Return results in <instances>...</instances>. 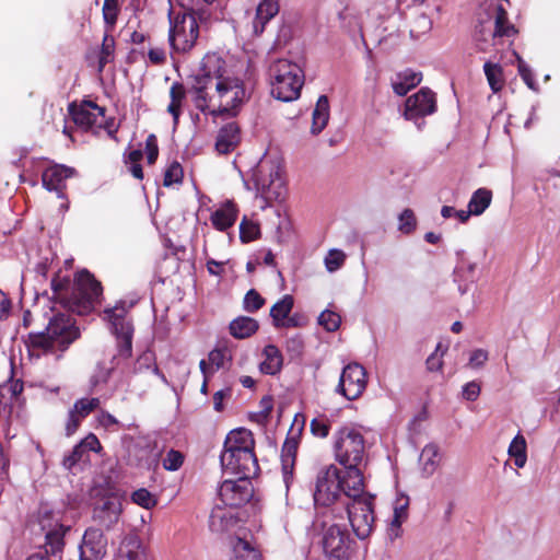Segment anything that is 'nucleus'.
<instances>
[{
  "label": "nucleus",
  "instance_id": "obj_36",
  "mask_svg": "<svg viewBox=\"0 0 560 560\" xmlns=\"http://www.w3.org/2000/svg\"><path fill=\"white\" fill-rule=\"evenodd\" d=\"M440 462V450L434 443L427 444L420 454L422 470L427 476L433 475Z\"/></svg>",
  "mask_w": 560,
  "mask_h": 560
},
{
  "label": "nucleus",
  "instance_id": "obj_25",
  "mask_svg": "<svg viewBox=\"0 0 560 560\" xmlns=\"http://www.w3.org/2000/svg\"><path fill=\"white\" fill-rule=\"evenodd\" d=\"M241 141V130L235 121L221 127L215 141V150L220 154H228L235 150Z\"/></svg>",
  "mask_w": 560,
  "mask_h": 560
},
{
  "label": "nucleus",
  "instance_id": "obj_37",
  "mask_svg": "<svg viewBox=\"0 0 560 560\" xmlns=\"http://www.w3.org/2000/svg\"><path fill=\"white\" fill-rule=\"evenodd\" d=\"M475 264L464 261L455 268L454 277L455 281L458 282V290L460 294L467 293L469 284L475 282Z\"/></svg>",
  "mask_w": 560,
  "mask_h": 560
},
{
  "label": "nucleus",
  "instance_id": "obj_34",
  "mask_svg": "<svg viewBox=\"0 0 560 560\" xmlns=\"http://www.w3.org/2000/svg\"><path fill=\"white\" fill-rule=\"evenodd\" d=\"M122 560H139L147 558L141 539L137 535L127 536L121 545Z\"/></svg>",
  "mask_w": 560,
  "mask_h": 560
},
{
  "label": "nucleus",
  "instance_id": "obj_52",
  "mask_svg": "<svg viewBox=\"0 0 560 560\" xmlns=\"http://www.w3.org/2000/svg\"><path fill=\"white\" fill-rule=\"evenodd\" d=\"M183 175L184 172L180 164L178 162H173L165 171L163 182L164 186L168 187L172 186L173 184L182 183Z\"/></svg>",
  "mask_w": 560,
  "mask_h": 560
},
{
  "label": "nucleus",
  "instance_id": "obj_56",
  "mask_svg": "<svg viewBox=\"0 0 560 560\" xmlns=\"http://www.w3.org/2000/svg\"><path fill=\"white\" fill-rule=\"evenodd\" d=\"M86 455L88 454L82 450V446L77 444L69 454L65 455L62 465L66 469H71Z\"/></svg>",
  "mask_w": 560,
  "mask_h": 560
},
{
  "label": "nucleus",
  "instance_id": "obj_7",
  "mask_svg": "<svg viewBox=\"0 0 560 560\" xmlns=\"http://www.w3.org/2000/svg\"><path fill=\"white\" fill-rule=\"evenodd\" d=\"M334 452L343 467L360 466L365 456V440L361 431L351 425L340 428L334 434Z\"/></svg>",
  "mask_w": 560,
  "mask_h": 560
},
{
  "label": "nucleus",
  "instance_id": "obj_33",
  "mask_svg": "<svg viewBox=\"0 0 560 560\" xmlns=\"http://www.w3.org/2000/svg\"><path fill=\"white\" fill-rule=\"evenodd\" d=\"M258 328V322L248 316H240L230 323V332L237 339L250 337Z\"/></svg>",
  "mask_w": 560,
  "mask_h": 560
},
{
  "label": "nucleus",
  "instance_id": "obj_50",
  "mask_svg": "<svg viewBox=\"0 0 560 560\" xmlns=\"http://www.w3.org/2000/svg\"><path fill=\"white\" fill-rule=\"evenodd\" d=\"M265 304L264 298L254 289H250L244 298L243 307L246 312L253 313L258 311Z\"/></svg>",
  "mask_w": 560,
  "mask_h": 560
},
{
  "label": "nucleus",
  "instance_id": "obj_35",
  "mask_svg": "<svg viewBox=\"0 0 560 560\" xmlns=\"http://www.w3.org/2000/svg\"><path fill=\"white\" fill-rule=\"evenodd\" d=\"M509 456L514 460L517 468H523L527 463V443L521 433H517L511 441L508 448Z\"/></svg>",
  "mask_w": 560,
  "mask_h": 560
},
{
  "label": "nucleus",
  "instance_id": "obj_23",
  "mask_svg": "<svg viewBox=\"0 0 560 560\" xmlns=\"http://www.w3.org/2000/svg\"><path fill=\"white\" fill-rule=\"evenodd\" d=\"M236 514L232 508L215 504L209 516V528L212 533H224L235 526Z\"/></svg>",
  "mask_w": 560,
  "mask_h": 560
},
{
  "label": "nucleus",
  "instance_id": "obj_64",
  "mask_svg": "<svg viewBox=\"0 0 560 560\" xmlns=\"http://www.w3.org/2000/svg\"><path fill=\"white\" fill-rule=\"evenodd\" d=\"M78 445L82 446V450L86 454L90 451L97 452L101 448V443L98 439L92 433L84 438Z\"/></svg>",
  "mask_w": 560,
  "mask_h": 560
},
{
  "label": "nucleus",
  "instance_id": "obj_49",
  "mask_svg": "<svg viewBox=\"0 0 560 560\" xmlns=\"http://www.w3.org/2000/svg\"><path fill=\"white\" fill-rule=\"evenodd\" d=\"M318 324L327 331H336L341 324V317L332 311L325 310L318 316Z\"/></svg>",
  "mask_w": 560,
  "mask_h": 560
},
{
  "label": "nucleus",
  "instance_id": "obj_1",
  "mask_svg": "<svg viewBox=\"0 0 560 560\" xmlns=\"http://www.w3.org/2000/svg\"><path fill=\"white\" fill-rule=\"evenodd\" d=\"M225 62L217 55H207L199 70L192 75L190 92L195 106L202 113L213 116L234 117L247 101L244 82L237 78L225 77Z\"/></svg>",
  "mask_w": 560,
  "mask_h": 560
},
{
  "label": "nucleus",
  "instance_id": "obj_11",
  "mask_svg": "<svg viewBox=\"0 0 560 560\" xmlns=\"http://www.w3.org/2000/svg\"><path fill=\"white\" fill-rule=\"evenodd\" d=\"M354 545L349 532L340 525L332 524L324 532L323 548L329 558L349 560L354 552Z\"/></svg>",
  "mask_w": 560,
  "mask_h": 560
},
{
  "label": "nucleus",
  "instance_id": "obj_4",
  "mask_svg": "<svg viewBox=\"0 0 560 560\" xmlns=\"http://www.w3.org/2000/svg\"><path fill=\"white\" fill-rule=\"evenodd\" d=\"M209 13L203 9H185L183 12L168 13V42L173 50L187 52L196 44L199 36L198 22L206 21Z\"/></svg>",
  "mask_w": 560,
  "mask_h": 560
},
{
  "label": "nucleus",
  "instance_id": "obj_19",
  "mask_svg": "<svg viewBox=\"0 0 560 560\" xmlns=\"http://www.w3.org/2000/svg\"><path fill=\"white\" fill-rule=\"evenodd\" d=\"M74 175L75 170L72 167L62 164L51 165L43 172V186L49 191H55L58 198L63 199L66 197V180Z\"/></svg>",
  "mask_w": 560,
  "mask_h": 560
},
{
  "label": "nucleus",
  "instance_id": "obj_6",
  "mask_svg": "<svg viewBox=\"0 0 560 560\" xmlns=\"http://www.w3.org/2000/svg\"><path fill=\"white\" fill-rule=\"evenodd\" d=\"M253 180L257 196L266 203L281 202L285 199L287 187L280 165L271 160L260 161L253 171Z\"/></svg>",
  "mask_w": 560,
  "mask_h": 560
},
{
  "label": "nucleus",
  "instance_id": "obj_26",
  "mask_svg": "<svg viewBox=\"0 0 560 560\" xmlns=\"http://www.w3.org/2000/svg\"><path fill=\"white\" fill-rule=\"evenodd\" d=\"M253 433L244 428L232 430L225 438L222 452L254 451Z\"/></svg>",
  "mask_w": 560,
  "mask_h": 560
},
{
  "label": "nucleus",
  "instance_id": "obj_17",
  "mask_svg": "<svg viewBox=\"0 0 560 560\" xmlns=\"http://www.w3.org/2000/svg\"><path fill=\"white\" fill-rule=\"evenodd\" d=\"M435 110L436 101L434 93L429 89H421L406 100L404 116L407 120L417 121L427 115L433 114Z\"/></svg>",
  "mask_w": 560,
  "mask_h": 560
},
{
  "label": "nucleus",
  "instance_id": "obj_57",
  "mask_svg": "<svg viewBox=\"0 0 560 560\" xmlns=\"http://www.w3.org/2000/svg\"><path fill=\"white\" fill-rule=\"evenodd\" d=\"M208 360L211 365V373L220 370L224 366V361L226 360V351L223 349H213L209 352Z\"/></svg>",
  "mask_w": 560,
  "mask_h": 560
},
{
  "label": "nucleus",
  "instance_id": "obj_18",
  "mask_svg": "<svg viewBox=\"0 0 560 560\" xmlns=\"http://www.w3.org/2000/svg\"><path fill=\"white\" fill-rule=\"evenodd\" d=\"M107 539L101 528L85 530L79 547L80 560H103L106 555Z\"/></svg>",
  "mask_w": 560,
  "mask_h": 560
},
{
  "label": "nucleus",
  "instance_id": "obj_27",
  "mask_svg": "<svg viewBox=\"0 0 560 560\" xmlns=\"http://www.w3.org/2000/svg\"><path fill=\"white\" fill-rule=\"evenodd\" d=\"M409 498L405 494H400L396 498L394 503L393 520L389 524L388 534L392 539L400 536L401 524L408 517Z\"/></svg>",
  "mask_w": 560,
  "mask_h": 560
},
{
  "label": "nucleus",
  "instance_id": "obj_13",
  "mask_svg": "<svg viewBox=\"0 0 560 560\" xmlns=\"http://www.w3.org/2000/svg\"><path fill=\"white\" fill-rule=\"evenodd\" d=\"M340 470L334 466L322 469L317 476L314 501L318 505L327 506L332 504L340 494Z\"/></svg>",
  "mask_w": 560,
  "mask_h": 560
},
{
  "label": "nucleus",
  "instance_id": "obj_20",
  "mask_svg": "<svg viewBox=\"0 0 560 560\" xmlns=\"http://www.w3.org/2000/svg\"><path fill=\"white\" fill-rule=\"evenodd\" d=\"M302 433V428L294 434L293 430H290V434L285 439L282 451H281V465L283 481L287 489H289L291 481L293 480V469L295 465V457L299 447V441Z\"/></svg>",
  "mask_w": 560,
  "mask_h": 560
},
{
  "label": "nucleus",
  "instance_id": "obj_43",
  "mask_svg": "<svg viewBox=\"0 0 560 560\" xmlns=\"http://www.w3.org/2000/svg\"><path fill=\"white\" fill-rule=\"evenodd\" d=\"M338 18L342 26L349 31L360 27L359 13L352 5H346L339 13Z\"/></svg>",
  "mask_w": 560,
  "mask_h": 560
},
{
  "label": "nucleus",
  "instance_id": "obj_22",
  "mask_svg": "<svg viewBox=\"0 0 560 560\" xmlns=\"http://www.w3.org/2000/svg\"><path fill=\"white\" fill-rule=\"evenodd\" d=\"M340 486L345 494L352 500L369 495L363 492L364 481L360 466L345 467V471H340Z\"/></svg>",
  "mask_w": 560,
  "mask_h": 560
},
{
  "label": "nucleus",
  "instance_id": "obj_12",
  "mask_svg": "<svg viewBox=\"0 0 560 560\" xmlns=\"http://www.w3.org/2000/svg\"><path fill=\"white\" fill-rule=\"evenodd\" d=\"M220 463L225 475H234L241 478L250 479L259 470L254 451L222 452Z\"/></svg>",
  "mask_w": 560,
  "mask_h": 560
},
{
  "label": "nucleus",
  "instance_id": "obj_55",
  "mask_svg": "<svg viewBox=\"0 0 560 560\" xmlns=\"http://www.w3.org/2000/svg\"><path fill=\"white\" fill-rule=\"evenodd\" d=\"M184 462V456L180 452L171 450L167 452L166 456L163 459V467L166 470L175 471L177 470Z\"/></svg>",
  "mask_w": 560,
  "mask_h": 560
},
{
  "label": "nucleus",
  "instance_id": "obj_14",
  "mask_svg": "<svg viewBox=\"0 0 560 560\" xmlns=\"http://www.w3.org/2000/svg\"><path fill=\"white\" fill-rule=\"evenodd\" d=\"M223 505L235 509L247 503L253 497L250 479L237 477L236 480H224L218 491Z\"/></svg>",
  "mask_w": 560,
  "mask_h": 560
},
{
  "label": "nucleus",
  "instance_id": "obj_32",
  "mask_svg": "<svg viewBox=\"0 0 560 560\" xmlns=\"http://www.w3.org/2000/svg\"><path fill=\"white\" fill-rule=\"evenodd\" d=\"M329 119V101L326 95H320L317 100L316 106L312 114V128L313 135L320 133L327 126Z\"/></svg>",
  "mask_w": 560,
  "mask_h": 560
},
{
  "label": "nucleus",
  "instance_id": "obj_16",
  "mask_svg": "<svg viewBox=\"0 0 560 560\" xmlns=\"http://www.w3.org/2000/svg\"><path fill=\"white\" fill-rule=\"evenodd\" d=\"M122 511L121 500L109 494L96 501L93 509V521L105 529L113 528L119 521Z\"/></svg>",
  "mask_w": 560,
  "mask_h": 560
},
{
  "label": "nucleus",
  "instance_id": "obj_2",
  "mask_svg": "<svg viewBox=\"0 0 560 560\" xmlns=\"http://www.w3.org/2000/svg\"><path fill=\"white\" fill-rule=\"evenodd\" d=\"M51 290L55 304L78 315L90 314L103 292L101 283L88 270L80 271L73 281L69 278H54Z\"/></svg>",
  "mask_w": 560,
  "mask_h": 560
},
{
  "label": "nucleus",
  "instance_id": "obj_44",
  "mask_svg": "<svg viewBox=\"0 0 560 560\" xmlns=\"http://www.w3.org/2000/svg\"><path fill=\"white\" fill-rule=\"evenodd\" d=\"M398 231L409 235L417 229V218L413 210L406 208L398 217Z\"/></svg>",
  "mask_w": 560,
  "mask_h": 560
},
{
  "label": "nucleus",
  "instance_id": "obj_5",
  "mask_svg": "<svg viewBox=\"0 0 560 560\" xmlns=\"http://www.w3.org/2000/svg\"><path fill=\"white\" fill-rule=\"evenodd\" d=\"M269 77L271 95L282 102H292L300 96L304 84L302 69L287 59H279L270 65Z\"/></svg>",
  "mask_w": 560,
  "mask_h": 560
},
{
  "label": "nucleus",
  "instance_id": "obj_15",
  "mask_svg": "<svg viewBox=\"0 0 560 560\" xmlns=\"http://www.w3.org/2000/svg\"><path fill=\"white\" fill-rule=\"evenodd\" d=\"M366 387V372L359 363H350L343 368L337 392L347 399L358 398Z\"/></svg>",
  "mask_w": 560,
  "mask_h": 560
},
{
  "label": "nucleus",
  "instance_id": "obj_10",
  "mask_svg": "<svg viewBox=\"0 0 560 560\" xmlns=\"http://www.w3.org/2000/svg\"><path fill=\"white\" fill-rule=\"evenodd\" d=\"M373 495H363L347 503L351 527L359 539H366L374 528Z\"/></svg>",
  "mask_w": 560,
  "mask_h": 560
},
{
  "label": "nucleus",
  "instance_id": "obj_51",
  "mask_svg": "<svg viewBox=\"0 0 560 560\" xmlns=\"http://www.w3.org/2000/svg\"><path fill=\"white\" fill-rule=\"evenodd\" d=\"M131 498L136 504H138L144 509H148V510L155 506V504H156L155 497L149 490H147L144 488L136 490L132 493Z\"/></svg>",
  "mask_w": 560,
  "mask_h": 560
},
{
  "label": "nucleus",
  "instance_id": "obj_47",
  "mask_svg": "<svg viewBox=\"0 0 560 560\" xmlns=\"http://www.w3.org/2000/svg\"><path fill=\"white\" fill-rule=\"evenodd\" d=\"M346 261V254L341 249L332 248L325 257V267L329 272L340 269Z\"/></svg>",
  "mask_w": 560,
  "mask_h": 560
},
{
  "label": "nucleus",
  "instance_id": "obj_45",
  "mask_svg": "<svg viewBox=\"0 0 560 560\" xmlns=\"http://www.w3.org/2000/svg\"><path fill=\"white\" fill-rule=\"evenodd\" d=\"M101 400L100 398H81L78 399L72 409L74 413L79 415L83 419L88 417L92 411L100 407Z\"/></svg>",
  "mask_w": 560,
  "mask_h": 560
},
{
  "label": "nucleus",
  "instance_id": "obj_28",
  "mask_svg": "<svg viewBox=\"0 0 560 560\" xmlns=\"http://www.w3.org/2000/svg\"><path fill=\"white\" fill-rule=\"evenodd\" d=\"M294 300L290 294H285L281 300L273 304L270 310V316L273 319L276 327L282 326H295L296 322L293 318H290L287 323L284 319L288 318L290 312L293 308Z\"/></svg>",
  "mask_w": 560,
  "mask_h": 560
},
{
  "label": "nucleus",
  "instance_id": "obj_59",
  "mask_svg": "<svg viewBox=\"0 0 560 560\" xmlns=\"http://www.w3.org/2000/svg\"><path fill=\"white\" fill-rule=\"evenodd\" d=\"M147 160L149 164H153L159 155L158 139L151 133L145 140Z\"/></svg>",
  "mask_w": 560,
  "mask_h": 560
},
{
  "label": "nucleus",
  "instance_id": "obj_62",
  "mask_svg": "<svg viewBox=\"0 0 560 560\" xmlns=\"http://www.w3.org/2000/svg\"><path fill=\"white\" fill-rule=\"evenodd\" d=\"M97 422L106 430H114V427L119 425V421L108 411L102 410L97 416Z\"/></svg>",
  "mask_w": 560,
  "mask_h": 560
},
{
  "label": "nucleus",
  "instance_id": "obj_30",
  "mask_svg": "<svg viewBox=\"0 0 560 560\" xmlns=\"http://www.w3.org/2000/svg\"><path fill=\"white\" fill-rule=\"evenodd\" d=\"M237 218V209L231 201L225 202L221 208L211 214V223L219 231L231 228Z\"/></svg>",
  "mask_w": 560,
  "mask_h": 560
},
{
  "label": "nucleus",
  "instance_id": "obj_54",
  "mask_svg": "<svg viewBox=\"0 0 560 560\" xmlns=\"http://www.w3.org/2000/svg\"><path fill=\"white\" fill-rule=\"evenodd\" d=\"M311 432L317 438H326L330 431V423L325 417L314 418L310 424Z\"/></svg>",
  "mask_w": 560,
  "mask_h": 560
},
{
  "label": "nucleus",
  "instance_id": "obj_61",
  "mask_svg": "<svg viewBox=\"0 0 560 560\" xmlns=\"http://www.w3.org/2000/svg\"><path fill=\"white\" fill-rule=\"evenodd\" d=\"M463 397L468 401H475L480 395V386L477 382L472 381L463 386Z\"/></svg>",
  "mask_w": 560,
  "mask_h": 560
},
{
  "label": "nucleus",
  "instance_id": "obj_39",
  "mask_svg": "<svg viewBox=\"0 0 560 560\" xmlns=\"http://www.w3.org/2000/svg\"><path fill=\"white\" fill-rule=\"evenodd\" d=\"M483 71L488 81V84L493 93H498L504 86L505 80L503 77V69L499 63L486 61L483 65Z\"/></svg>",
  "mask_w": 560,
  "mask_h": 560
},
{
  "label": "nucleus",
  "instance_id": "obj_41",
  "mask_svg": "<svg viewBox=\"0 0 560 560\" xmlns=\"http://www.w3.org/2000/svg\"><path fill=\"white\" fill-rule=\"evenodd\" d=\"M235 560H260L259 552L250 544L242 538H236L233 544Z\"/></svg>",
  "mask_w": 560,
  "mask_h": 560
},
{
  "label": "nucleus",
  "instance_id": "obj_9",
  "mask_svg": "<svg viewBox=\"0 0 560 560\" xmlns=\"http://www.w3.org/2000/svg\"><path fill=\"white\" fill-rule=\"evenodd\" d=\"M105 318L109 324L110 331L117 340V355L121 359H128L132 354L133 326L128 317V308L125 302L116 304L112 308L105 310Z\"/></svg>",
  "mask_w": 560,
  "mask_h": 560
},
{
  "label": "nucleus",
  "instance_id": "obj_29",
  "mask_svg": "<svg viewBox=\"0 0 560 560\" xmlns=\"http://www.w3.org/2000/svg\"><path fill=\"white\" fill-rule=\"evenodd\" d=\"M264 361L259 364L261 373L276 375L282 369L283 357L281 351L275 345H267L262 350Z\"/></svg>",
  "mask_w": 560,
  "mask_h": 560
},
{
  "label": "nucleus",
  "instance_id": "obj_46",
  "mask_svg": "<svg viewBox=\"0 0 560 560\" xmlns=\"http://www.w3.org/2000/svg\"><path fill=\"white\" fill-rule=\"evenodd\" d=\"M259 226L257 223L244 218L240 224V238L243 243L256 240L259 235Z\"/></svg>",
  "mask_w": 560,
  "mask_h": 560
},
{
  "label": "nucleus",
  "instance_id": "obj_63",
  "mask_svg": "<svg viewBox=\"0 0 560 560\" xmlns=\"http://www.w3.org/2000/svg\"><path fill=\"white\" fill-rule=\"evenodd\" d=\"M82 420H83L82 417L74 413L73 410L70 409V411L68 413V420L66 423V434L68 436L72 435L78 430Z\"/></svg>",
  "mask_w": 560,
  "mask_h": 560
},
{
  "label": "nucleus",
  "instance_id": "obj_8",
  "mask_svg": "<svg viewBox=\"0 0 560 560\" xmlns=\"http://www.w3.org/2000/svg\"><path fill=\"white\" fill-rule=\"evenodd\" d=\"M488 16L487 21L481 20L476 26L475 39L481 51L488 50L485 44L489 39H492L494 46L500 38L512 37L516 33L514 25L509 22L508 12L501 4H491L488 8Z\"/></svg>",
  "mask_w": 560,
  "mask_h": 560
},
{
  "label": "nucleus",
  "instance_id": "obj_60",
  "mask_svg": "<svg viewBox=\"0 0 560 560\" xmlns=\"http://www.w3.org/2000/svg\"><path fill=\"white\" fill-rule=\"evenodd\" d=\"M488 360V351L483 349H476L470 353L468 366L471 369H479L485 365Z\"/></svg>",
  "mask_w": 560,
  "mask_h": 560
},
{
  "label": "nucleus",
  "instance_id": "obj_3",
  "mask_svg": "<svg viewBox=\"0 0 560 560\" xmlns=\"http://www.w3.org/2000/svg\"><path fill=\"white\" fill-rule=\"evenodd\" d=\"M80 336L73 318L57 312L49 319L45 331L30 332L25 345L30 351L43 353L63 352Z\"/></svg>",
  "mask_w": 560,
  "mask_h": 560
},
{
  "label": "nucleus",
  "instance_id": "obj_40",
  "mask_svg": "<svg viewBox=\"0 0 560 560\" xmlns=\"http://www.w3.org/2000/svg\"><path fill=\"white\" fill-rule=\"evenodd\" d=\"M492 199V194L490 190L486 188H479L477 189L469 202H468V209L469 213H472L474 215H480L485 212V210L490 206Z\"/></svg>",
  "mask_w": 560,
  "mask_h": 560
},
{
  "label": "nucleus",
  "instance_id": "obj_42",
  "mask_svg": "<svg viewBox=\"0 0 560 560\" xmlns=\"http://www.w3.org/2000/svg\"><path fill=\"white\" fill-rule=\"evenodd\" d=\"M46 553L57 555L63 548V535L60 529H51L45 533Z\"/></svg>",
  "mask_w": 560,
  "mask_h": 560
},
{
  "label": "nucleus",
  "instance_id": "obj_48",
  "mask_svg": "<svg viewBox=\"0 0 560 560\" xmlns=\"http://www.w3.org/2000/svg\"><path fill=\"white\" fill-rule=\"evenodd\" d=\"M119 0H104L103 19L106 25L114 26L119 13Z\"/></svg>",
  "mask_w": 560,
  "mask_h": 560
},
{
  "label": "nucleus",
  "instance_id": "obj_58",
  "mask_svg": "<svg viewBox=\"0 0 560 560\" xmlns=\"http://www.w3.org/2000/svg\"><path fill=\"white\" fill-rule=\"evenodd\" d=\"M441 348H442V346H441V343H439L436 346L435 351L432 354H430L425 361L427 369L431 372L440 371L442 369V365H443L442 357H443L445 350L441 351Z\"/></svg>",
  "mask_w": 560,
  "mask_h": 560
},
{
  "label": "nucleus",
  "instance_id": "obj_38",
  "mask_svg": "<svg viewBox=\"0 0 560 560\" xmlns=\"http://www.w3.org/2000/svg\"><path fill=\"white\" fill-rule=\"evenodd\" d=\"M186 96V89L179 82H174L170 89L171 102L167 112L173 116L174 124L177 125L180 115L182 103Z\"/></svg>",
  "mask_w": 560,
  "mask_h": 560
},
{
  "label": "nucleus",
  "instance_id": "obj_21",
  "mask_svg": "<svg viewBox=\"0 0 560 560\" xmlns=\"http://www.w3.org/2000/svg\"><path fill=\"white\" fill-rule=\"evenodd\" d=\"M69 112L72 116L75 125L88 129L95 125H100L98 118L104 116L105 109L100 107L97 104L88 101L83 102L81 105L77 106L75 104H71L69 106Z\"/></svg>",
  "mask_w": 560,
  "mask_h": 560
},
{
  "label": "nucleus",
  "instance_id": "obj_31",
  "mask_svg": "<svg viewBox=\"0 0 560 560\" xmlns=\"http://www.w3.org/2000/svg\"><path fill=\"white\" fill-rule=\"evenodd\" d=\"M422 80L420 72L407 69L396 74L392 80V88L399 96H405L411 89L416 88Z\"/></svg>",
  "mask_w": 560,
  "mask_h": 560
},
{
  "label": "nucleus",
  "instance_id": "obj_53",
  "mask_svg": "<svg viewBox=\"0 0 560 560\" xmlns=\"http://www.w3.org/2000/svg\"><path fill=\"white\" fill-rule=\"evenodd\" d=\"M517 57V68L518 73L522 78V80L525 82V84L533 91H537V83L534 79V73L532 69L525 63V61L520 57Z\"/></svg>",
  "mask_w": 560,
  "mask_h": 560
},
{
  "label": "nucleus",
  "instance_id": "obj_24",
  "mask_svg": "<svg viewBox=\"0 0 560 560\" xmlns=\"http://www.w3.org/2000/svg\"><path fill=\"white\" fill-rule=\"evenodd\" d=\"M279 0H259L253 20V33L255 36L264 33L266 25L279 13Z\"/></svg>",
  "mask_w": 560,
  "mask_h": 560
}]
</instances>
